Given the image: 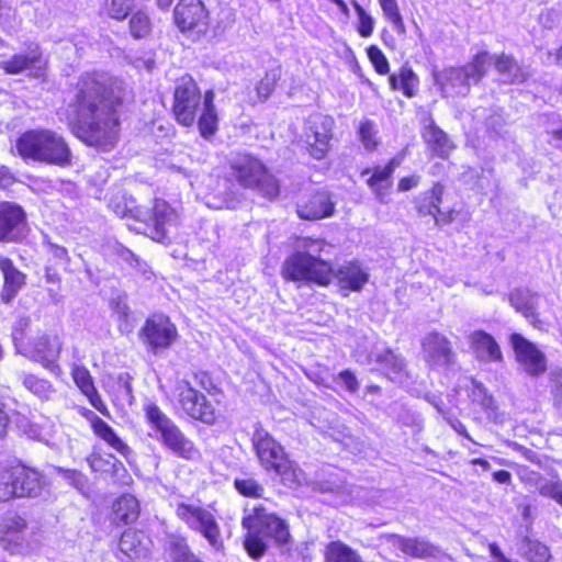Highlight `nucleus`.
<instances>
[{"instance_id": "50", "label": "nucleus", "mask_w": 562, "mask_h": 562, "mask_svg": "<svg viewBox=\"0 0 562 562\" xmlns=\"http://www.w3.org/2000/svg\"><path fill=\"white\" fill-rule=\"evenodd\" d=\"M280 69L274 68L266 74V77L257 86V93L261 100H266L273 91L277 81L280 78Z\"/></svg>"}, {"instance_id": "34", "label": "nucleus", "mask_w": 562, "mask_h": 562, "mask_svg": "<svg viewBox=\"0 0 562 562\" xmlns=\"http://www.w3.org/2000/svg\"><path fill=\"white\" fill-rule=\"evenodd\" d=\"M539 297L538 293L521 288L514 289L508 295L510 305L518 313L522 314L533 326L539 322L537 312Z\"/></svg>"}, {"instance_id": "17", "label": "nucleus", "mask_w": 562, "mask_h": 562, "mask_svg": "<svg viewBox=\"0 0 562 562\" xmlns=\"http://www.w3.org/2000/svg\"><path fill=\"white\" fill-rule=\"evenodd\" d=\"M90 471L98 477L110 479L113 483L128 484L132 482L123 462L111 452L93 447L86 457Z\"/></svg>"}, {"instance_id": "14", "label": "nucleus", "mask_w": 562, "mask_h": 562, "mask_svg": "<svg viewBox=\"0 0 562 562\" xmlns=\"http://www.w3.org/2000/svg\"><path fill=\"white\" fill-rule=\"evenodd\" d=\"M175 514L190 529L199 531L213 548H223L216 518L205 507L181 502L177 504Z\"/></svg>"}, {"instance_id": "35", "label": "nucleus", "mask_w": 562, "mask_h": 562, "mask_svg": "<svg viewBox=\"0 0 562 562\" xmlns=\"http://www.w3.org/2000/svg\"><path fill=\"white\" fill-rule=\"evenodd\" d=\"M335 277L341 290L358 292L369 280V274L356 262H347L339 267Z\"/></svg>"}, {"instance_id": "2", "label": "nucleus", "mask_w": 562, "mask_h": 562, "mask_svg": "<svg viewBox=\"0 0 562 562\" xmlns=\"http://www.w3.org/2000/svg\"><path fill=\"white\" fill-rule=\"evenodd\" d=\"M14 150L26 162L67 168L74 160L67 139L46 127L29 128L20 133L14 142Z\"/></svg>"}, {"instance_id": "49", "label": "nucleus", "mask_w": 562, "mask_h": 562, "mask_svg": "<svg viewBox=\"0 0 562 562\" xmlns=\"http://www.w3.org/2000/svg\"><path fill=\"white\" fill-rule=\"evenodd\" d=\"M352 5L358 15L357 31L361 37H370L374 30V19L356 1H352Z\"/></svg>"}, {"instance_id": "28", "label": "nucleus", "mask_w": 562, "mask_h": 562, "mask_svg": "<svg viewBox=\"0 0 562 562\" xmlns=\"http://www.w3.org/2000/svg\"><path fill=\"white\" fill-rule=\"evenodd\" d=\"M296 212L300 218L316 221L333 216L335 203L327 191H316L297 203Z\"/></svg>"}, {"instance_id": "55", "label": "nucleus", "mask_w": 562, "mask_h": 562, "mask_svg": "<svg viewBox=\"0 0 562 562\" xmlns=\"http://www.w3.org/2000/svg\"><path fill=\"white\" fill-rule=\"evenodd\" d=\"M11 424L3 397L0 396V439L7 437Z\"/></svg>"}, {"instance_id": "21", "label": "nucleus", "mask_w": 562, "mask_h": 562, "mask_svg": "<svg viewBox=\"0 0 562 562\" xmlns=\"http://www.w3.org/2000/svg\"><path fill=\"white\" fill-rule=\"evenodd\" d=\"M423 358L435 369H447L456 362L451 341L438 331H430L422 340Z\"/></svg>"}, {"instance_id": "30", "label": "nucleus", "mask_w": 562, "mask_h": 562, "mask_svg": "<svg viewBox=\"0 0 562 562\" xmlns=\"http://www.w3.org/2000/svg\"><path fill=\"white\" fill-rule=\"evenodd\" d=\"M117 547L130 559H140L149 554L153 539L144 530L130 527L121 533Z\"/></svg>"}, {"instance_id": "64", "label": "nucleus", "mask_w": 562, "mask_h": 562, "mask_svg": "<svg viewBox=\"0 0 562 562\" xmlns=\"http://www.w3.org/2000/svg\"><path fill=\"white\" fill-rule=\"evenodd\" d=\"M451 426L458 434L464 436L465 438L472 441V438L468 434L465 426L461 422L453 420L451 422Z\"/></svg>"}, {"instance_id": "32", "label": "nucleus", "mask_w": 562, "mask_h": 562, "mask_svg": "<svg viewBox=\"0 0 562 562\" xmlns=\"http://www.w3.org/2000/svg\"><path fill=\"white\" fill-rule=\"evenodd\" d=\"M387 542L401 550L404 554L415 559H430L438 557L440 550L424 538H405L398 535L386 536Z\"/></svg>"}, {"instance_id": "11", "label": "nucleus", "mask_w": 562, "mask_h": 562, "mask_svg": "<svg viewBox=\"0 0 562 562\" xmlns=\"http://www.w3.org/2000/svg\"><path fill=\"white\" fill-rule=\"evenodd\" d=\"M138 337L148 353L161 356L171 349L179 338V333L177 325L168 315L155 313L145 319Z\"/></svg>"}, {"instance_id": "33", "label": "nucleus", "mask_w": 562, "mask_h": 562, "mask_svg": "<svg viewBox=\"0 0 562 562\" xmlns=\"http://www.w3.org/2000/svg\"><path fill=\"white\" fill-rule=\"evenodd\" d=\"M469 341L477 360L483 362H499L503 360L501 348L490 334L475 330L470 335Z\"/></svg>"}, {"instance_id": "60", "label": "nucleus", "mask_w": 562, "mask_h": 562, "mask_svg": "<svg viewBox=\"0 0 562 562\" xmlns=\"http://www.w3.org/2000/svg\"><path fill=\"white\" fill-rule=\"evenodd\" d=\"M263 495V487L259 485L254 480L248 479V498H258L262 497Z\"/></svg>"}, {"instance_id": "51", "label": "nucleus", "mask_w": 562, "mask_h": 562, "mask_svg": "<svg viewBox=\"0 0 562 562\" xmlns=\"http://www.w3.org/2000/svg\"><path fill=\"white\" fill-rule=\"evenodd\" d=\"M131 11V0H108L106 13L116 21H123Z\"/></svg>"}, {"instance_id": "43", "label": "nucleus", "mask_w": 562, "mask_h": 562, "mask_svg": "<svg viewBox=\"0 0 562 562\" xmlns=\"http://www.w3.org/2000/svg\"><path fill=\"white\" fill-rule=\"evenodd\" d=\"M325 562H363L360 555L341 541H331L325 549Z\"/></svg>"}, {"instance_id": "62", "label": "nucleus", "mask_w": 562, "mask_h": 562, "mask_svg": "<svg viewBox=\"0 0 562 562\" xmlns=\"http://www.w3.org/2000/svg\"><path fill=\"white\" fill-rule=\"evenodd\" d=\"M494 481L502 484H509L512 482V474L506 470H499L493 473Z\"/></svg>"}, {"instance_id": "19", "label": "nucleus", "mask_w": 562, "mask_h": 562, "mask_svg": "<svg viewBox=\"0 0 562 562\" xmlns=\"http://www.w3.org/2000/svg\"><path fill=\"white\" fill-rule=\"evenodd\" d=\"M77 413L87 420L90 430L95 438L103 441L108 447L112 448L126 460L133 456V450L128 443L117 435L110 424L98 416L94 412L85 406H78Z\"/></svg>"}, {"instance_id": "25", "label": "nucleus", "mask_w": 562, "mask_h": 562, "mask_svg": "<svg viewBox=\"0 0 562 562\" xmlns=\"http://www.w3.org/2000/svg\"><path fill=\"white\" fill-rule=\"evenodd\" d=\"M70 376L89 404L102 416L110 418L111 412L99 393L88 368L82 364H74L70 370Z\"/></svg>"}, {"instance_id": "22", "label": "nucleus", "mask_w": 562, "mask_h": 562, "mask_svg": "<svg viewBox=\"0 0 562 562\" xmlns=\"http://www.w3.org/2000/svg\"><path fill=\"white\" fill-rule=\"evenodd\" d=\"M334 120L330 116L314 114L306 121L305 137L308 150L315 159H323L328 149L331 139V130Z\"/></svg>"}, {"instance_id": "46", "label": "nucleus", "mask_w": 562, "mask_h": 562, "mask_svg": "<svg viewBox=\"0 0 562 562\" xmlns=\"http://www.w3.org/2000/svg\"><path fill=\"white\" fill-rule=\"evenodd\" d=\"M130 33L135 40L149 37L153 31V24L149 15L144 11L132 13L128 22Z\"/></svg>"}, {"instance_id": "52", "label": "nucleus", "mask_w": 562, "mask_h": 562, "mask_svg": "<svg viewBox=\"0 0 562 562\" xmlns=\"http://www.w3.org/2000/svg\"><path fill=\"white\" fill-rule=\"evenodd\" d=\"M368 56L373 64L375 70L380 75H386L390 70L389 61L382 50L376 46L368 48Z\"/></svg>"}, {"instance_id": "56", "label": "nucleus", "mask_w": 562, "mask_h": 562, "mask_svg": "<svg viewBox=\"0 0 562 562\" xmlns=\"http://www.w3.org/2000/svg\"><path fill=\"white\" fill-rule=\"evenodd\" d=\"M58 472L63 475L64 479L70 481L71 483L78 485L82 484L85 481V475L81 471L77 469H63L60 468Z\"/></svg>"}, {"instance_id": "24", "label": "nucleus", "mask_w": 562, "mask_h": 562, "mask_svg": "<svg viewBox=\"0 0 562 562\" xmlns=\"http://www.w3.org/2000/svg\"><path fill=\"white\" fill-rule=\"evenodd\" d=\"M26 224V213L20 204L0 202V243H15Z\"/></svg>"}, {"instance_id": "23", "label": "nucleus", "mask_w": 562, "mask_h": 562, "mask_svg": "<svg viewBox=\"0 0 562 562\" xmlns=\"http://www.w3.org/2000/svg\"><path fill=\"white\" fill-rule=\"evenodd\" d=\"M510 344L517 362L527 374L539 376L547 371V358L533 342L520 334H513Z\"/></svg>"}, {"instance_id": "44", "label": "nucleus", "mask_w": 562, "mask_h": 562, "mask_svg": "<svg viewBox=\"0 0 562 562\" xmlns=\"http://www.w3.org/2000/svg\"><path fill=\"white\" fill-rule=\"evenodd\" d=\"M390 86L393 90H402L403 93L412 98L418 86L416 74L407 67H402L398 75H392L389 78Z\"/></svg>"}, {"instance_id": "20", "label": "nucleus", "mask_w": 562, "mask_h": 562, "mask_svg": "<svg viewBox=\"0 0 562 562\" xmlns=\"http://www.w3.org/2000/svg\"><path fill=\"white\" fill-rule=\"evenodd\" d=\"M254 447L261 464L268 470H274L284 476L291 468L290 461L285 458L284 451L267 432L257 430L254 435Z\"/></svg>"}, {"instance_id": "13", "label": "nucleus", "mask_w": 562, "mask_h": 562, "mask_svg": "<svg viewBox=\"0 0 562 562\" xmlns=\"http://www.w3.org/2000/svg\"><path fill=\"white\" fill-rule=\"evenodd\" d=\"M134 218L144 225L143 234L157 243L168 239V227L180 222L178 211L167 201L155 198L151 206L143 215Z\"/></svg>"}, {"instance_id": "26", "label": "nucleus", "mask_w": 562, "mask_h": 562, "mask_svg": "<svg viewBox=\"0 0 562 562\" xmlns=\"http://www.w3.org/2000/svg\"><path fill=\"white\" fill-rule=\"evenodd\" d=\"M519 480L529 490H535L541 496L557 502L562 507V480L555 475V479H547L539 472L527 467H521L518 471Z\"/></svg>"}, {"instance_id": "40", "label": "nucleus", "mask_w": 562, "mask_h": 562, "mask_svg": "<svg viewBox=\"0 0 562 562\" xmlns=\"http://www.w3.org/2000/svg\"><path fill=\"white\" fill-rule=\"evenodd\" d=\"M495 69L499 74L501 80L505 83H520L528 77L527 71H525L510 56L504 54L496 58Z\"/></svg>"}, {"instance_id": "31", "label": "nucleus", "mask_w": 562, "mask_h": 562, "mask_svg": "<svg viewBox=\"0 0 562 562\" xmlns=\"http://www.w3.org/2000/svg\"><path fill=\"white\" fill-rule=\"evenodd\" d=\"M259 191L263 196L273 199L279 194V182L257 159L248 157V189Z\"/></svg>"}, {"instance_id": "9", "label": "nucleus", "mask_w": 562, "mask_h": 562, "mask_svg": "<svg viewBox=\"0 0 562 562\" xmlns=\"http://www.w3.org/2000/svg\"><path fill=\"white\" fill-rule=\"evenodd\" d=\"M13 339L21 355L53 373L61 372L58 360L63 351V341L57 334L42 333L30 336L24 330H18Z\"/></svg>"}, {"instance_id": "48", "label": "nucleus", "mask_w": 562, "mask_h": 562, "mask_svg": "<svg viewBox=\"0 0 562 562\" xmlns=\"http://www.w3.org/2000/svg\"><path fill=\"white\" fill-rule=\"evenodd\" d=\"M375 124L372 121H364L359 125L358 135L361 144L367 150H374L378 145Z\"/></svg>"}, {"instance_id": "12", "label": "nucleus", "mask_w": 562, "mask_h": 562, "mask_svg": "<svg viewBox=\"0 0 562 562\" xmlns=\"http://www.w3.org/2000/svg\"><path fill=\"white\" fill-rule=\"evenodd\" d=\"M176 409L181 417L213 425L220 417L214 403L189 383L178 389Z\"/></svg>"}, {"instance_id": "38", "label": "nucleus", "mask_w": 562, "mask_h": 562, "mask_svg": "<svg viewBox=\"0 0 562 562\" xmlns=\"http://www.w3.org/2000/svg\"><path fill=\"white\" fill-rule=\"evenodd\" d=\"M424 137L431 150L441 158H447L454 148V145L448 135L434 122L426 126Z\"/></svg>"}, {"instance_id": "3", "label": "nucleus", "mask_w": 562, "mask_h": 562, "mask_svg": "<svg viewBox=\"0 0 562 562\" xmlns=\"http://www.w3.org/2000/svg\"><path fill=\"white\" fill-rule=\"evenodd\" d=\"M47 475L20 458L0 460V505L15 499H36L48 490Z\"/></svg>"}, {"instance_id": "29", "label": "nucleus", "mask_w": 562, "mask_h": 562, "mask_svg": "<svg viewBox=\"0 0 562 562\" xmlns=\"http://www.w3.org/2000/svg\"><path fill=\"white\" fill-rule=\"evenodd\" d=\"M140 516V503L130 493L119 495L111 504L108 519L115 527L132 525Z\"/></svg>"}, {"instance_id": "42", "label": "nucleus", "mask_w": 562, "mask_h": 562, "mask_svg": "<svg viewBox=\"0 0 562 562\" xmlns=\"http://www.w3.org/2000/svg\"><path fill=\"white\" fill-rule=\"evenodd\" d=\"M519 553L529 562H549L550 549L542 542L524 537L519 543Z\"/></svg>"}, {"instance_id": "8", "label": "nucleus", "mask_w": 562, "mask_h": 562, "mask_svg": "<svg viewBox=\"0 0 562 562\" xmlns=\"http://www.w3.org/2000/svg\"><path fill=\"white\" fill-rule=\"evenodd\" d=\"M248 514V555L258 559L267 550L266 538H273L278 543L289 541L290 533L285 522L269 512L262 504H254Z\"/></svg>"}, {"instance_id": "59", "label": "nucleus", "mask_w": 562, "mask_h": 562, "mask_svg": "<svg viewBox=\"0 0 562 562\" xmlns=\"http://www.w3.org/2000/svg\"><path fill=\"white\" fill-rule=\"evenodd\" d=\"M453 211L442 212L439 209V212H437L436 215L434 216L435 223L437 225H446L451 223L453 221Z\"/></svg>"}, {"instance_id": "53", "label": "nucleus", "mask_w": 562, "mask_h": 562, "mask_svg": "<svg viewBox=\"0 0 562 562\" xmlns=\"http://www.w3.org/2000/svg\"><path fill=\"white\" fill-rule=\"evenodd\" d=\"M193 379L196 385L206 391L209 394L220 393V389L216 386L210 372L205 370H198L193 373Z\"/></svg>"}, {"instance_id": "10", "label": "nucleus", "mask_w": 562, "mask_h": 562, "mask_svg": "<svg viewBox=\"0 0 562 562\" xmlns=\"http://www.w3.org/2000/svg\"><path fill=\"white\" fill-rule=\"evenodd\" d=\"M487 61L486 52L477 53L465 66L435 71V82L440 87L443 97H464L469 93L471 83H477L486 74Z\"/></svg>"}, {"instance_id": "47", "label": "nucleus", "mask_w": 562, "mask_h": 562, "mask_svg": "<svg viewBox=\"0 0 562 562\" xmlns=\"http://www.w3.org/2000/svg\"><path fill=\"white\" fill-rule=\"evenodd\" d=\"M385 19H387L393 27L401 34L405 33V24L400 12L396 0H378Z\"/></svg>"}, {"instance_id": "39", "label": "nucleus", "mask_w": 562, "mask_h": 562, "mask_svg": "<svg viewBox=\"0 0 562 562\" xmlns=\"http://www.w3.org/2000/svg\"><path fill=\"white\" fill-rule=\"evenodd\" d=\"M21 382L30 393L43 402L49 401L56 392L50 380L36 373H24Z\"/></svg>"}, {"instance_id": "4", "label": "nucleus", "mask_w": 562, "mask_h": 562, "mask_svg": "<svg viewBox=\"0 0 562 562\" xmlns=\"http://www.w3.org/2000/svg\"><path fill=\"white\" fill-rule=\"evenodd\" d=\"M70 93L71 97L66 108L68 127L72 123L109 110L110 104L124 105V99L114 95L113 90L93 74L80 76L71 86Z\"/></svg>"}, {"instance_id": "58", "label": "nucleus", "mask_w": 562, "mask_h": 562, "mask_svg": "<svg viewBox=\"0 0 562 562\" xmlns=\"http://www.w3.org/2000/svg\"><path fill=\"white\" fill-rule=\"evenodd\" d=\"M418 182H419V177H417V176L402 178L398 182V191H402V192L408 191V190L417 187Z\"/></svg>"}, {"instance_id": "41", "label": "nucleus", "mask_w": 562, "mask_h": 562, "mask_svg": "<svg viewBox=\"0 0 562 562\" xmlns=\"http://www.w3.org/2000/svg\"><path fill=\"white\" fill-rule=\"evenodd\" d=\"M443 192V186L436 182L429 191L419 195L415 202L418 214L423 216H435L436 213L439 212V205L442 202Z\"/></svg>"}, {"instance_id": "57", "label": "nucleus", "mask_w": 562, "mask_h": 562, "mask_svg": "<svg viewBox=\"0 0 562 562\" xmlns=\"http://www.w3.org/2000/svg\"><path fill=\"white\" fill-rule=\"evenodd\" d=\"M45 280L47 283L55 285L57 290L61 288V276L60 272L53 266L45 268Z\"/></svg>"}, {"instance_id": "18", "label": "nucleus", "mask_w": 562, "mask_h": 562, "mask_svg": "<svg viewBox=\"0 0 562 562\" xmlns=\"http://www.w3.org/2000/svg\"><path fill=\"white\" fill-rule=\"evenodd\" d=\"M29 529L27 519L16 513L8 512L0 517V548L10 555L22 554L27 547L24 532Z\"/></svg>"}, {"instance_id": "16", "label": "nucleus", "mask_w": 562, "mask_h": 562, "mask_svg": "<svg viewBox=\"0 0 562 562\" xmlns=\"http://www.w3.org/2000/svg\"><path fill=\"white\" fill-rule=\"evenodd\" d=\"M48 63L38 45L29 46L26 50L15 53L10 58L0 61V69L9 76L29 71L32 78H44Z\"/></svg>"}, {"instance_id": "15", "label": "nucleus", "mask_w": 562, "mask_h": 562, "mask_svg": "<svg viewBox=\"0 0 562 562\" xmlns=\"http://www.w3.org/2000/svg\"><path fill=\"white\" fill-rule=\"evenodd\" d=\"M173 23L188 36L205 35L210 24V14L202 0H179L173 8Z\"/></svg>"}, {"instance_id": "7", "label": "nucleus", "mask_w": 562, "mask_h": 562, "mask_svg": "<svg viewBox=\"0 0 562 562\" xmlns=\"http://www.w3.org/2000/svg\"><path fill=\"white\" fill-rule=\"evenodd\" d=\"M144 416L150 428L159 434L161 445L173 456L189 462H195L202 458L195 442L188 438L157 404H147L144 407Z\"/></svg>"}, {"instance_id": "27", "label": "nucleus", "mask_w": 562, "mask_h": 562, "mask_svg": "<svg viewBox=\"0 0 562 562\" xmlns=\"http://www.w3.org/2000/svg\"><path fill=\"white\" fill-rule=\"evenodd\" d=\"M0 271L2 273V286L0 300L9 305L26 285V274L21 271L9 257L0 256Z\"/></svg>"}, {"instance_id": "36", "label": "nucleus", "mask_w": 562, "mask_h": 562, "mask_svg": "<svg viewBox=\"0 0 562 562\" xmlns=\"http://www.w3.org/2000/svg\"><path fill=\"white\" fill-rule=\"evenodd\" d=\"M398 165L396 159H391L386 166L374 168L372 176L367 180L368 186L381 202H384L387 195L392 186V176Z\"/></svg>"}, {"instance_id": "45", "label": "nucleus", "mask_w": 562, "mask_h": 562, "mask_svg": "<svg viewBox=\"0 0 562 562\" xmlns=\"http://www.w3.org/2000/svg\"><path fill=\"white\" fill-rule=\"evenodd\" d=\"M375 361L386 370L391 380H398L405 369L404 359L390 349L379 353Z\"/></svg>"}, {"instance_id": "54", "label": "nucleus", "mask_w": 562, "mask_h": 562, "mask_svg": "<svg viewBox=\"0 0 562 562\" xmlns=\"http://www.w3.org/2000/svg\"><path fill=\"white\" fill-rule=\"evenodd\" d=\"M335 381L340 383L350 393H356L360 387L356 374L348 369L339 372Z\"/></svg>"}, {"instance_id": "61", "label": "nucleus", "mask_w": 562, "mask_h": 562, "mask_svg": "<svg viewBox=\"0 0 562 562\" xmlns=\"http://www.w3.org/2000/svg\"><path fill=\"white\" fill-rule=\"evenodd\" d=\"M524 457L529 460L530 462L541 467V468H544V460L543 458H541V456H539L537 452L530 450V449H525L524 451Z\"/></svg>"}, {"instance_id": "63", "label": "nucleus", "mask_w": 562, "mask_h": 562, "mask_svg": "<svg viewBox=\"0 0 562 562\" xmlns=\"http://www.w3.org/2000/svg\"><path fill=\"white\" fill-rule=\"evenodd\" d=\"M476 389H477V391H479L480 393H482V394L484 395V396H483V398H482V402H481L482 406H483L484 408H492V407H493V405H494V400H493V397H492L491 395H487V394L485 393V389H484L482 385H477V386H476Z\"/></svg>"}, {"instance_id": "6", "label": "nucleus", "mask_w": 562, "mask_h": 562, "mask_svg": "<svg viewBox=\"0 0 562 562\" xmlns=\"http://www.w3.org/2000/svg\"><path fill=\"white\" fill-rule=\"evenodd\" d=\"M124 105L110 104L109 110L83 121L72 123L70 133L88 147L100 151L113 150L120 139Z\"/></svg>"}, {"instance_id": "5", "label": "nucleus", "mask_w": 562, "mask_h": 562, "mask_svg": "<svg viewBox=\"0 0 562 562\" xmlns=\"http://www.w3.org/2000/svg\"><path fill=\"white\" fill-rule=\"evenodd\" d=\"M325 247L326 244L322 239L300 238L296 243L295 252L283 263V277L292 281L313 282L322 286L328 285L334 274L330 263L319 258Z\"/></svg>"}, {"instance_id": "37", "label": "nucleus", "mask_w": 562, "mask_h": 562, "mask_svg": "<svg viewBox=\"0 0 562 562\" xmlns=\"http://www.w3.org/2000/svg\"><path fill=\"white\" fill-rule=\"evenodd\" d=\"M218 182L227 194L235 196L246 188V166L243 164H231L220 177Z\"/></svg>"}, {"instance_id": "1", "label": "nucleus", "mask_w": 562, "mask_h": 562, "mask_svg": "<svg viewBox=\"0 0 562 562\" xmlns=\"http://www.w3.org/2000/svg\"><path fill=\"white\" fill-rule=\"evenodd\" d=\"M170 112L177 124L182 127H192L196 124L200 135L205 139L213 137L218 130L214 91H202L189 74L176 80Z\"/></svg>"}]
</instances>
